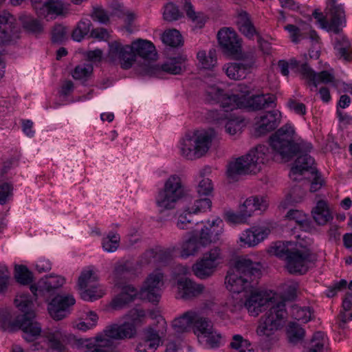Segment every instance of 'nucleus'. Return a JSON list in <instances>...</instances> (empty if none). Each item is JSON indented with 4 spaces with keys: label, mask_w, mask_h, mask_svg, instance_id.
<instances>
[{
    "label": "nucleus",
    "mask_w": 352,
    "mask_h": 352,
    "mask_svg": "<svg viewBox=\"0 0 352 352\" xmlns=\"http://www.w3.org/2000/svg\"><path fill=\"white\" fill-rule=\"evenodd\" d=\"M305 65L304 63H300L298 60L293 58L289 60V62L285 60H280L278 62V67L280 70V72L284 76H287L289 74V69H296L299 71L302 74L301 71V65Z\"/></svg>",
    "instance_id": "e2e57ef3"
},
{
    "label": "nucleus",
    "mask_w": 352,
    "mask_h": 352,
    "mask_svg": "<svg viewBox=\"0 0 352 352\" xmlns=\"http://www.w3.org/2000/svg\"><path fill=\"white\" fill-rule=\"evenodd\" d=\"M301 71L303 78L313 83L315 87L320 83L331 84L335 80L332 69L316 73L307 65H302Z\"/></svg>",
    "instance_id": "7c9ffc66"
},
{
    "label": "nucleus",
    "mask_w": 352,
    "mask_h": 352,
    "mask_svg": "<svg viewBox=\"0 0 352 352\" xmlns=\"http://www.w3.org/2000/svg\"><path fill=\"white\" fill-rule=\"evenodd\" d=\"M231 111H225L221 107L219 119L225 124L226 132L230 135H234L241 131L242 120L236 116L235 114L230 113Z\"/></svg>",
    "instance_id": "f704fd0d"
},
{
    "label": "nucleus",
    "mask_w": 352,
    "mask_h": 352,
    "mask_svg": "<svg viewBox=\"0 0 352 352\" xmlns=\"http://www.w3.org/2000/svg\"><path fill=\"white\" fill-rule=\"evenodd\" d=\"M131 51L134 54V63L137 56L143 59H155L157 52L154 45L148 40L138 38L131 43Z\"/></svg>",
    "instance_id": "2f4dec72"
},
{
    "label": "nucleus",
    "mask_w": 352,
    "mask_h": 352,
    "mask_svg": "<svg viewBox=\"0 0 352 352\" xmlns=\"http://www.w3.org/2000/svg\"><path fill=\"white\" fill-rule=\"evenodd\" d=\"M314 164V160L310 155H302L298 157L289 173L290 178L295 181L302 180L303 177L310 175L312 179L311 192H316L324 185L323 178L313 167Z\"/></svg>",
    "instance_id": "9b49d317"
},
{
    "label": "nucleus",
    "mask_w": 352,
    "mask_h": 352,
    "mask_svg": "<svg viewBox=\"0 0 352 352\" xmlns=\"http://www.w3.org/2000/svg\"><path fill=\"white\" fill-rule=\"evenodd\" d=\"M286 316L285 305L280 301L260 318L256 332L261 338L260 345L262 350L269 351L278 340L276 333L284 326Z\"/></svg>",
    "instance_id": "0eeeda50"
},
{
    "label": "nucleus",
    "mask_w": 352,
    "mask_h": 352,
    "mask_svg": "<svg viewBox=\"0 0 352 352\" xmlns=\"http://www.w3.org/2000/svg\"><path fill=\"white\" fill-rule=\"evenodd\" d=\"M212 201L209 198H201L195 199L186 204L184 208L186 212H188V216L199 214L210 210Z\"/></svg>",
    "instance_id": "4c0bfd02"
},
{
    "label": "nucleus",
    "mask_w": 352,
    "mask_h": 352,
    "mask_svg": "<svg viewBox=\"0 0 352 352\" xmlns=\"http://www.w3.org/2000/svg\"><path fill=\"white\" fill-rule=\"evenodd\" d=\"M132 270V265L129 262L118 263L113 271V279L116 286L121 287L120 280L126 279Z\"/></svg>",
    "instance_id": "3c124183"
},
{
    "label": "nucleus",
    "mask_w": 352,
    "mask_h": 352,
    "mask_svg": "<svg viewBox=\"0 0 352 352\" xmlns=\"http://www.w3.org/2000/svg\"><path fill=\"white\" fill-rule=\"evenodd\" d=\"M223 255L219 247L211 248L206 252L201 258L192 266L194 274L200 279L212 276L218 266L222 263Z\"/></svg>",
    "instance_id": "ddd939ff"
},
{
    "label": "nucleus",
    "mask_w": 352,
    "mask_h": 352,
    "mask_svg": "<svg viewBox=\"0 0 352 352\" xmlns=\"http://www.w3.org/2000/svg\"><path fill=\"white\" fill-rule=\"evenodd\" d=\"M98 276L96 268L94 266H88L82 270L78 277V289L87 288L94 284H98Z\"/></svg>",
    "instance_id": "58836bf2"
},
{
    "label": "nucleus",
    "mask_w": 352,
    "mask_h": 352,
    "mask_svg": "<svg viewBox=\"0 0 352 352\" xmlns=\"http://www.w3.org/2000/svg\"><path fill=\"white\" fill-rule=\"evenodd\" d=\"M79 290L82 299L85 301H95L105 294L104 287L99 284H94L87 288L80 289Z\"/></svg>",
    "instance_id": "a18cd8bd"
},
{
    "label": "nucleus",
    "mask_w": 352,
    "mask_h": 352,
    "mask_svg": "<svg viewBox=\"0 0 352 352\" xmlns=\"http://www.w3.org/2000/svg\"><path fill=\"white\" fill-rule=\"evenodd\" d=\"M298 244L297 242L292 241H278L270 247V252L279 258H285L294 251L295 245Z\"/></svg>",
    "instance_id": "c03bdc74"
},
{
    "label": "nucleus",
    "mask_w": 352,
    "mask_h": 352,
    "mask_svg": "<svg viewBox=\"0 0 352 352\" xmlns=\"http://www.w3.org/2000/svg\"><path fill=\"white\" fill-rule=\"evenodd\" d=\"M226 219L228 223L232 224H243L248 222V218L245 214V213L239 209L238 212H226Z\"/></svg>",
    "instance_id": "69168bd1"
},
{
    "label": "nucleus",
    "mask_w": 352,
    "mask_h": 352,
    "mask_svg": "<svg viewBox=\"0 0 352 352\" xmlns=\"http://www.w3.org/2000/svg\"><path fill=\"white\" fill-rule=\"evenodd\" d=\"M311 214L314 221L321 226L327 224L333 219L327 204L324 200H320L316 203V206L312 209Z\"/></svg>",
    "instance_id": "e433bc0d"
},
{
    "label": "nucleus",
    "mask_w": 352,
    "mask_h": 352,
    "mask_svg": "<svg viewBox=\"0 0 352 352\" xmlns=\"http://www.w3.org/2000/svg\"><path fill=\"white\" fill-rule=\"evenodd\" d=\"M221 92V96H237L239 97V98H248L249 96L250 95V94L252 92V89L247 85H245V84H239L236 88H235V93L234 94H224L223 93V91L221 89H219V87H217V86H215Z\"/></svg>",
    "instance_id": "338daca9"
},
{
    "label": "nucleus",
    "mask_w": 352,
    "mask_h": 352,
    "mask_svg": "<svg viewBox=\"0 0 352 352\" xmlns=\"http://www.w3.org/2000/svg\"><path fill=\"white\" fill-rule=\"evenodd\" d=\"M236 23L239 31L246 37L252 38L254 35H257L256 29L245 12L239 14Z\"/></svg>",
    "instance_id": "a19ab883"
},
{
    "label": "nucleus",
    "mask_w": 352,
    "mask_h": 352,
    "mask_svg": "<svg viewBox=\"0 0 352 352\" xmlns=\"http://www.w3.org/2000/svg\"><path fill=\"white\" fill-rule=\"evenodd\" d=\"M220 45L232 54H237L241 50V40L236 33L230 28L221 29L217 34Z\"/></svg>",
    "instance_id": "c756f323"
},
{
    "label": "nucleus",
    "mask_w": 352,
    "mask_h": 352,
    "mask_svg": "<svg viewBox=\"0 0 352 352\" xmlns=\"http://www.w3.org/2000/svg\"><path fill=\"white\" fill-rule=\"evenodd\" d=\"M206 93L208 100L220 103L225 111L241 108L258 111L270 107L274 102L273 96L264 94L254 95L248 98H239L234 95L222 96L221 92L216 87H208Z\"/></svg>",
    "instance_id": "6e6552de"
},
{
    "label": "nucleus",
    "mask_w": 352,
    "mask_h": 352,
    "mask_svg": "<svg viewBox=\"0 0 352 352\" xmlns=\"http://www.w3.org/2000/svg\"><path fill=\"white\" fill-rule=\"evenodd\" d=\"M164 286V274L156 270L149 274L140 291V298L150 302H158Z\"/></svg>",
    "instance_id": "f3484780"
},
{
    "label": "nucleus",
    "mask_w": 352,
    "mask_h": 352,
    "mask_svg": "<svg viewBox=\"0 0 352 352\" xmlns=\"http://www.w3.org/2000/svg\"><path fill=\"white\" fill-rule=\"evenodd\" d=\"M145 318L144 310L134 308L126 315L123 324L109 325L94 338L80 339L79 343L86 347L85 352H113L114 341L133 338L137 333L136 327L141 325Z\"/></svg>",
    "instance_id": "f03ea898"
},
{
    "label": "nucleus",
    "mask_w": 352,
    "mask_h": 352,
    "mask_svg": "<svg viewBox=\"0 0 352 352\" xmlns=\"http://www.w3.org/2000/svg\"><path fill=\"white\" fill-rule=\"evenodd\" d=\"M261 263L248 256L237 258L230 264L226 276V289L232 293L245 294L253 287L252 282L261 274Z\"/></svg>",
    "instance_id": "7ed1b4c3"
},
{
    "label": "nucleus",
    "mask_w": 352,
    "mask_h": 352,
    "mask_svg": "<svg viewBox=\"0 0 352 352\" xmlns=\"http://www.w3.org/2000/svg\"><path fill=\"white\" fill-rule=\"evenodd\" d=\"M67 28L58 24L54 26L52 33V40L54 43H62L67 38Z\"/></svg>",
    "instance_id": "0e129e2a"
},
{
    "label": "nucleus",
    "mask_w": 352,
    "mask_h": 352,
    "mask_svg": "<svg viewBox=\"0 0 352 352\" xmlns=\"http://www.w3.org/2000/svg\"><path fill=\"white\" fill-rule=\"evenodd\" d=\"M198 64L204 69L211 70L217 63V58L215 50H210L208 52L200 50L197 54Z\"/></svg>",
    "instance_id": "ea45409f"
},
{
    "label": "nucleus",
    "mask_w": 352,
    "mask_h": 352,
    "mask_svg": "<svg viewBox=\"0 0 352 352\" xmlns=\"http://www.w3.org/2000/svg\"><path fill=\"white\" fill-rule=\"evenodd\" d=\"M269 142L272 153L267 146L258 145L246 155L230 161L227 166L228 178L235 180L239 176L259 171L261 166L272 157V154L287 162L298 152L312 149L311 143L296 138L294 127L291 123L278 129L270 136Z\"/></svg>",
    "instance_id": "f257e3e1"
},
{
    "label": "nucleus",
    "mask_w": 352,
    "mask_h": 352,
    "mask_svg": "<svg viewBox=\"0 0 352 352\" xmlns=\"http://www.w3.org/2000/svg\"><path fill=\"white\" fill-rule=\"evenodd\" d=\"M230 346L239 352H254L251 342L240 334L232 336Z\"/></svg>",
    "instance_id": "603ef678"
},
{
    "label": "nucleus",
    "mask_w": 352,
    "mask_h": 352,
    "mask_svg": "<svg viewBox=\"0 0 352 352\" xmlns=\"http://www.w3.org/2000/svg\"><path fill=\"white\" fill-rule=\"evenodd\" d=\"M328 339L326 335L320 331L314 334L306 352H326Z\"/></svg>",
    "instance_id": "49530a36"
},
{
    "label": "nucleus",
    "mask_w": 352,
    "mask_h": 352,
    "mask_svg": "<svg viewBox=\"0 0 352 352\" xmlns=\"http://www.w3.org/2000/svg\"><path fill=\"white\" fill-rule=\"evenodd\" d=\"M91 26V23L90 20L82 19L78 23L76 28L73 30L72 34V38L78 42L81 41L89 32Z\"/></svg>",
    "instance_id": "5fc2aeb1"
},
{
    "label": "nucleus",
    "mask_w": 352,
    "mask_h": 352,
    "mask_svg": "<svg viewBox=\"0 0 352 352\" xmlns=\"http://www.w3.org/2000/svg\"><path fill=\"white\" fill-rule=\"evenodd\" d=\"M205 318L198 311H188L173 320L172 327L176 333L187 332L192 327L195 331Z\"/></svg>",
    "instance_id": "393cba45"
},
{
    "label": "nucleus",
    "mask_w": 352,
    "mask_h": 352,
    "mask_svg": "<svg viewBox=\"0 0 352 352\" xmlns=\"http://www.w3.org/2000/svg\"><path fill=\"white\" fill-rule=\"evenodd\" d=\"M269 205V201L266 197L252 196L247 198L243 204H240L239 209L249 219L256 211H265Z\"/></svg>",
    "instance_id": "473e14b6"
},
{
    "label": "nucleus",
    "mask_w": 352,
    "mask_h": 352,
    "mask_svg": "<svg viewBox=\"0 0 352 352\" xmlns=\"http://www.w3.org/2000/svg\"><path fill=\"white\" fill-rule=\"evenodd\" d=\"M286 333L289 342L292 344H297L303 340L305 331L295 322H290L287 326Z\"/></svg>",
    "instance_id": "09e8293b"
},
{
    "label": "nucleus",
    "mask_w": 352,
    "mask_h": 352,
    "mask_svg": "<svg viewBox=\"0 0 352 352\" xmlns=\"http://www.w3.org/2000/svg\"><path fill=\"white\" fill-rule=\"evenodd\" d=\"M216 137L217 133L212 128L189 131L179 139L177 144L178 153L189 160L201 158L210 151Z\"/></svg>",
    "instance_id": "39448f33"
},
{
    "label": "nucleus",
    "mask_w": 352,
    "mask_h": 352,
    "mask_svg": "<svg viewBox=\"0 0 352 352\" xmlns=\"http://www.w3.org/2000/svg\"><path fill=\"white\" fill-rule=\"evenodd\" d=\"M187 16L191 20L195 28H201L204 27L207 18L201 12H195L192 4L190 1H186L184 6Z\"/></svg>",
    "instance_id": "de8ad7c7"
},
{
    "label": "nucleus",
    "mask_w": 352,
    "mask_h": 352,
    "mask_svg": "<svg viewBox=\"0 0 352 352\" xmlns=\"http://www.w3.org/2000/svg\"><path fill=\"white\" fill-rule=\"evenodd\" d=\"M43 338L50 349L62 352L65 343L69 340L70 334L62 328L56 327L44 331Z\"/></svg>",
    "instance_id": "c85d7f7f"
},
{
    "label": "nucleus",
    "mask_w": 352,
    "mask_h": 352,
    "mask_svg": "<svg viewBox=\"0 0 352 352\" xmlns=\"http://www.w3.org/2000/svg\"><path fill=\"white\" fill-rule=\"evenodd\" d=\"M313 260L309 250L300 244L287 256L286 268L290 274H302L307 272Z\"/></svg>",
    "instance_id": "2eb2a0df"
},
{
    "label": "nucleus",
    "mask_w": 352,
    "mask_h": 352,
    "mask_svg": "<svg viewBox=\"0 0 352 352\" xmlns=\"http://www.w3.org/2000/svg\"><path fill=\"white\" fill-rule=\"evenodd\" d=\"M13 21V16L8 12H4L0 15V79L3 78L5 73L1 45L10 43L12 40L19 38L18 30H15Z\"/></svg>",
    "instance_id": "a211bd4d"
},
{
    "label": "nucleus",
    "mask_w": 352,
    "mask_h": 352,
    "mask_svg": "<svg viewBox=\"0 0 352 352\" xmlns=\"http://www.w3.org/2000/svg\"><path fill=\"white\" fill-rule=\"evenodd\" d=\"M223 232L224 223L219 217L206 221L200 230L197 229V232L201 236V243L206 245L218 242Z\"/></svg>",
    "instance_id": "4be33fe9"
},
{
    "label": "nucleus",
    "mask_w": 352,
    "mask_h": 352,
    "mask_svg": "<svg viewBox=\"0 0 352 352\" xmlns=\"http://www.w3.org/2000/svg\"><path fill=\"white\" fill-rule=\"evenodd\" d=\"M93 65L91 63H82L77 65L73 72L72 76L75 80L85 81L93 73Z\"/></svg>",
    "instance_id": "6e6d98bb"
},
{
    "label": "nucleus",
    "mask_w": 352,
    "mask_h": 352,
    "mask_svg": "<svg viewBox=\"0 0 352 352\" xmlns=\"http://www.w3.org/2000/svg\"><path fill=\"white\" fill-rule=\"evenodd\" d=\"M162 42L170 47H178L182 45L183 40L180 32L177 30H168L162 35Z\"/></svg>",
    "instance_id": "864d4df0"
},
{
    "label": "nucleus",
    "mask_w": 352,
    "mask_h": 352,
    "mask_svg": "<svg viewBox=\"0 0 352 352\" xmlns=\"http://www.w3.org/2000/svg\"><path fill=\"white\" fill-rule=\"evenodd\" d=\"M298 288V284L294 280H288L282 286V296H279V299L283 300L285 304V300H289L296 296L297 289Z\"/></svg>",
    "instance_id": "13d9d810"
},
{
    "label": "nucleus",
    "mask_w": 352,
    "mask_h": 352,
    "mask_svg": "<svg viewBox=\"0 0 352 352\" xmlns=\"http://www.w3.org/2000/svg\"><path fill=\"white\" fill-rule=\"evenodd\" d=\"M108 52L106 59L113 64L120 65L124 69H130L134 64V54L130 45H126L120 41H113L108 44Z\"/></svg>",
    "instance_id": "4468645a"
},
{
    "label": "nucleus",
    "mask_w": 352,
    "mask_h": 352,
    "mask_svg": "<svg viewBox=\"0 0 352 352\" xmlns=\"http://www.w3.org/2000/svg\"><path fill=\"white\" fill-rule=\"evenodd\" d=\"M156 319L160 328L157 330L151 327L146 328L136 346L135 352H155L162 344V338L166 332L167 324L161 316H157Z\"/></svg>",
    "instance_id": "f8f14e48"
},
{
    "label": "nucleus",
    "mask_w": 352,
    "mask_h": 352,
    "mask_svg": "<svg viewBox=\"0 0 352 352\" xmlns=\"http://www.w3.org/2000/svg\"><path fill=\"white\" fill-rule=\"evenodd\" d=\"M243 296V300H235L234 297L228 299L226 302L227 309L234 313L245 307L250 316L256 317L281 301L276 293L261 291L254 287L244 294Z\"/></svg>",
    "instance_id": "423d86ee"
},
{
    "label": "nucleus",
    "mask_w": 352,
    "mask_h": 352,
    "mask_svg": "<svg viewBox=\"0 0 352 352\" xmlns=\"http://www.w3.org/2000/svg\"><path fill=\"white\" fill-rule=\"evenodd\" d=\"M65 283V278L59 275L51 274L41 278L35 285L30 287V290L36 296L50 293L62 287Z\"/></svg>",
    "instance_id": "a878e982"
},
{
    "label": "nucleus",
    "mask_w": 352,
    "mask_h": 352,
    "mask_svg": "<svg viewBox=\"0 0 352 352\" xmlns=\"http://www.w3.org/2000/svg\"><path fill=\"white\" fill-rule=\"evenodd\" d=\"M184 195L185 187L182 177L177 174H173L164 181L163 188L159 190L155 203L160 211L172 210Z\"/></svg>",
    "instance_id": "9d476101"
},
{
    "label": "nucleus",
    "mask_w": 352,
    "mask_h": 352,
    "mask_svg": "<svg viewBox=\"0 0 352 352\" xmlns=\"http://www.w3.org/2000/svg\"><path fill=\"white\" fill-rule=\"evenodd\" d=\"M271 232L268 225H257L244 230L239 235L237 243L243 248H254L265 240Z\"/></svg>",
    "instance_id": "6ab92c4d"
},
{
    "label": "nucleus",
    "mask_w": 352,
    "mask_h": 352,
    "mask_svg": "<svg viewBox=\"0 0 352 352\" xmlns=\"http://www.w3.org/2000/svg\"><path fill=\"white\" fill-rule=\"evenodd\" d=\"M291 314L294 319L301 323H307L313 318V311L309 307H299L294 305L292 307Z\"/></svg>",
    "instance_id": "8fccbe9b"
},
{
    "label": "nucleus",
    "mask_w": 352,
    "mask_h": 352,
    "mask_svg": "<svg viewBox=\"0 0 352 352\" xmlns=\"http://www.w3.org/2000/svg\"><path fill=\"white\" fill-rule=\"evenodd\" d=\"M31 2L38 16L47 20L66 15L70 10L69 4L61 0H31Z\"/></svg>",
    "instance_id": "dca6fc26"
},
{
    "label": "nucleus",
    "mask_w": 352,
    "mask_h": 352,
    "mask_svg": "<svg viewBox=\"0 0 352 352\" xmlns=\"http://www.w3.org/2000/svg\"><path fill=\"white\" fill-rule=\"evenodd\" d=\"M281 113L277 110L258 114L254 119V131L256 135H263L274 131L280 123Z\"/></svg>",
    "instance_id": "5701e85b"
},
{
    "label": "nucleus",
    "mask_w": 352,
    "mask_h": 352,
    "mask_svg": "<svg viewBox=\"0 0 352 352\" xmlns=\"http://www.w3.org/2000/svg\"><path fill=\"white\" fill-rule=\"evenodd\" d=\"M14 277L16 281L22 285H28L32 282V272L25 265H18L15 267Z\"/></svg>",
    "instance_id": "680f3d73"
},
{
    "label": "nucleus",
    "mask_w": 352,
    "mask_h": 352,
    "mask_svg": "<svg viewBox=\"0 0 352 352\" xmlns=\"http://www.w3.org/2000/svg\"><path fill=\"white\" fill-rule=\"evenodd\" d=\"M76 303V299L71 294L58 295L47 305V311L50 316L56 320L66 318Z\"/></svg>",
    "instance_id": "412c9836"
},
{
    "label": "nucleus",
    "mask_w": 352,
    "mask_h": 352,
    "mask_svg": "<svg viewBox=\"0 0 352 352\" xmlns=\"http://www.w3.org/2000/svg\"><path fill=\"white\" fill-rule=\"evenodd\" d=\"M285 220L287 221V226L293 230L303 227L307 223V217L302 210H289L285 215Z\"/></svg>",
    "instance_id": "37998d69"
},
{
    "label": "nucleus",
    "mask_w": 352,
    "mask_h": 352,
    "mask_svg": "<svg viewBox=\"0 0 352 352\" xmlns=\"http://www.w3.org/2000/svg\"><path fill=\"white\" fill-rule=\"evenodd\" d=\"M16 307L24 314L23 318L19 321V327L23 331V337L27 342L35 341L41 334L42 328L33 318L34 302L27 294H19L14 300Z\"/></svg>",
    "instance_id": "1a4fd4ad"
},
{
    "label": "nucleus",
    "mask_w": 352,
    "mask_h": 352,
    "mask_svg": "<svg viewBox=\"0 0 352 352\" xmlns=\"http://www.w3.org/2000/svg\"><path fill=\"white\" fill-rule=\"evenodd\" d=\"M120 237L117 233H109L102 239V248L105 252H113L119 247Z\"/></svg>",
    "instance_id": "bf43d9fd"
},
{
    "label": "nucleus",
    "mask_w": 352,
    "mask_h": 352,
    "mask_svg": "<svg viewBox=\"0 0 352 352\" xmlns=\"http://www.w3.org/2000/svg\"><path fill=\"white\" fill-rule=\"evenodd\" d=\"M312 15L322 29L337 34L334 38L335 48L341 58L345 60H349L351 59V54L349 52L350 42L345 36L340 34L341 29L346 25L343 5L333 2L326 16L317 10L313 12Z\"/></svg>",
    "instance_id": "20e7f679"
},
{
    "label": "nucleus",
    "mask_w": 352,
    "mask_h": 352,
    "mask_svg": "<svg viewBox=\"0 0 352 352\" xmlns=\"http://www.w3.org/2000/svg\"><path fill=\"white\" fill-rule=\"evenodd\" d=\"M137 294V290L134 287L130 285H124L121 287L120 293L113 299L111 307L114 309H120L132 301Z\"/></svg>",
    "instance_id": "c9c22d12"
},
{
    "label": "nucleus",
    "mask_w": 352,
    "mask_h": 352,
    "mask_svg": "<svg viewBox=\"0 0 352 352\" xmlns=\"http://www.w3.org/2000/svg\"><path fill=\"white\" fill-rule=\"evenodd\" d=\"M199 342L208 348H217L223 342V337L220 332L213 328L210 321L205 318L195 330Z\"/></svg>",
    "instance_id": "aec40b11"
},
{
    "label": "nucleus",
    "mask_w": 352,
    "mask_h": 352,
    "mask_svg": "<svg viewBox=\"0 0 352 352\" xmlns=\"http://www.w3.org/2000/svg\"><path fill=\"white\" fill-rule=\"evenodd\" d=\"M13 187L8 183L0 185V204L3 205L10 201L13 196Z\"/></svg>",
    "instance_id": "774afa93"
},
{
    "label": "nucleus",
    "mask_w": 352,
    "mask_h": 352,
    "mask_svg": "<svg viewBox=\"0 0 352 352\" xmlns=\"http://www.w3.org/2000/svg\"><path fill=\"white\" fill-rule=\"evenodd\" d=\"M243 60H248L246 64L238 63H228L223 65V70L226 76L231 80H239L245 78L248 70L253 65L255 61L254 54H244L241 57Z\"/></svg>",
    "instance_id": "bb28decb"
},
{
    "label": "nucleus",
    "mask_w": 352,
    "mask_h": 352,
    "mask_svg": "<svg viewBox=\"0 0 352 352\" xmlns=\"http://www.w3.org/2000/svg\"><path fill=\"white\" fill-rule=\"evenodd\" d=\"M163 17L167 21H175L183 17V13L177 6L170 2L164 7Z\"/></svg>",
    "instance_id": "4d7b16f0"
},
{
    "label": "nucleus",
    "mask_w": 352,
    "mask_h": 352,
    "mask_svg": "<svg viewBox=\"0 0 352 352\" xmlns=\"http://www.w3.org/2000/svg\"><path fill=\"white\" fill-rule=\"evenodd\" d=\"M284 29L288 32L291 40L295 43H298L304 38L305 35L309 32H310L312 38L317 36L316 32L310 30L308 25L296 27L294 25L289 24L285 25Z\"/></svg>",
    "instance_id": "79ce46f5"
},
{
    "label": "nucleus",
    "mask_w": 352,
    "mask_h": 352,
    "mask_svg": "<svg viewBox=\"0 0 352 352\" xmlns=\"http://www.w3.org/2000/svg\"><path fill=\"white\" fill-rule=\"evenodd\" d=\"M178 298L190 300L201 295L204 292V286L188 278H180L177 280Z\"/></svg>",
    "instance_id": "cd10ccee"
},
{
    "label": "nucleus",
    "mask_w": 352,
    "mask_h": 352,
    "mask_svg": "<svg viewBox=\"0 0 352 352\" xmlns=\"http://www.w3.org/2000/svg\"><path fill=\"white\" fill-rule=\"evenodd\" d=\"M197 232H192L188 239L183 241L180 245V255L182 258H188L197 254L201 248L206 246L201 243V236H197Z\"/></svg>",
    "instance_id": "72a5a7b5"
},
{
    "label": "nucleus",
    "mask_w": 352,
    "mask_h": 352,
    "mask_svg": "<svg viewBox=\"0 0 352 352\" xmlns=\"http://www.w3.org/2000/svg\"><path fill=\"white\" fill-rule=\"evenodd\" d=\"M186 57L178 56L169 58L162 67L156 65H150L144 71L145 74L151 76L160 77L162 72L170 74H179L186 69Z\"/></svg>",
    "instance_id": "b1692460"
},
{
    "label": "nucleus",
    "mask_w": 352,
    "mask_h": 352,
    "mask_svg": "<svg viewBox=\"0 0 352 352\" xmlns=\"http://www.w3.org/2000/svg\"><path fill=\"white\" fill-rule=\"evenodd\" d=\"M200 179L198 182L197 186V192L199 195L209 196L214 190L213 184L212 180L203 175L202 172L200 173Z\"/></svg>",
    "instance_id": "052dcab7"
}]
</instances>
